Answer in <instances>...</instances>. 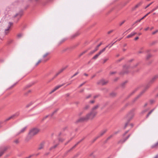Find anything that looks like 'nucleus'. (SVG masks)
<instances>
[{
    "instance_id": "f257e3e1",
    "label": "nucleus",
    "mask_w": 158,
    "mask_h": 158,
    "mask_svg": "<svg viewBox=\"0 0 158 158\" xmlns=\"http://www.w3.org/2000/svg\"><path fill=\"white\" fill-rule=\"evenodd\" d=\"M100 106L99 104H97L93 106L91 109L90 111L84 117L80 118L77 121V122H81L87 121L89 119H93L97 115L98 113L97 110Z\"/></svg>"
},
{
    "instance_id": "f03ea898",
    "label": "nucleus",
    "mask_w": 158,
    "mask_h": 158,
    "mask_svg": "<svg viewBox=\"0 0 158 158\" xmlns=\"http://www.w3.org/2000/svg\"><path fill=\"white\" fill-rule=\"evenodd\" d=\"M135 110V108H133L128 112L126 118L128 122H130L134 117Z\"/></svg>"
},
{
    "instance_id": "7ed1b4c3",
    "label": "nucleus",
    "mask_w": 158,
    "mask_h": 158,
    "mask_svg": "<svg viewBox=\"0 0 158 158\" xmlns=\"http://www.w3.org/2000/svg\"><path fill=\"white\" fill-rule=\"evenodd\" d=\"M39 131V129L37 128H33L29 132L28 137L31 139L32 137L37 134Z\"/></svg>"
},
{
    "instance_id": "20e7f679",
    "label": "nucleus",
    "mask_w": 158,
    "mask_h": 158,
    "mask_svg": "<svg viewBox=\"0 0 158 158\" xmlns=\"http://www.w3.org/2000/svg\"><path fill=\"white\" fill-rule=\"evenodd\" d=\"M130 67L129 65H125L123 67V70L122 72L120 73V74L123 75L129 72L128 69H130Z\"/></svg>"
},
{
    "instance_id": "39448f33",
    "label": "nucleus",
    "mask_w": 158,
    "mask_h": 158,
    "mask_svg": "<svg viewBox=\"0 0 158 158\" xmlns=\"http://www.w3.org/2000/svg\"><path fill=\"white\" fill-rule=\"evenodd\" d=\"M67 66H66L65 67H64L61 69H60L56 74L49 81H50L52 80H53L54 78H55L57 76H58L60 73H62V72L63 71L67 68Z\"/></svg>"
},
{
    "instance_id": "423d86ee",
    "label": "nucleus",
    "mask_w": 158,
    "mask_h": 158,
    "mask_svg": "<svg viewBox=\"0 0 158 158\" xmlns=\"http://www.w3.org/2000/svg\"><path fill=\"white\" fill-rule=\"evenodd\" d=\"M67 66H66L65 67H64L61 69H60L56 74L49 81H50L52 80H53L54 78H55L57 76H58L60 73H62V72L63 71L67 68Z\"/></svg>"
},
{
    "instance_id": "0eeeda50",
    "label": "nucleus",
    "mask_w": 158,
    "mask_h": 158,
    "mask_svg": "<svg viewBox=\"0 0 158 158\" xmlns=\"http://www.w3.org/2000/svg\"><path fill=\"white\" fill-rule=\"evenodd\" d=\"M7 149V148L6 147H3L0 148V157L2 155Z\"/></svg>"
},
{
    "instance_id": "6e6552de",
    "label": "nucleus",
    "mask_w": 158,
    "mask_h": 158,
    "mask_svg": "<svg viewBox=\"0 0 158 158\" xmlns=\"http://www.w3.org/2000/svg\"><path fill=\"white\" fill-rule=\"evenodd\" d=\"M107 81H105L104 79H102L98 81L97 82V84L98 85H104L107 84Z\"/></svg>"
},
{
    "instance_id": "1a4fd4ad",
    "label": "nucleus",
    "mask_w": 158,
    "mask_h": 158,
    "mask_svg": "<svg viewBox=\"0 0 158 158\" xmlns=\"http://www.w3.org/2000/svg\"><path fill=\"white\" fill-rule=\"evenodd\" d=\"M19 112H17V113H16L15 114H13L12 116L6 119L5 120V121H8L11 119L13 118H15V117L18 116L19 115Z\"/></svg>"
},
{
    "instance_id": "9d476101",
    "label": "nucleus",
    "mask_w": 158,
    "mask_h": 158,
    "mask_svg": "<svg viewBox=\"0 0 158 158\" xmlns=\"http://www.w3.org/2000/svg\"><path fill=\"white\" fill-rule=\"evenodd\" d=\"M158 78V75H155L149 81L150 83H152Z\"/></svg>"
},
{
    "instance_id": "9b49d317",
    "label": "nucleus",
    "mask_w": 158,
    "mask_h": 158,
    "mask_svg": "<svg viewBox=\"0 0 158 158\" xmlns=\"http://www.w3.org/2000/svg\"><path fill=\"white\" fill-rule=\"evenodd\" d=\"M13 25V23L11 22H9V25L8 26L7 29H5V33L6 35L8 33V31L10 27V26Z\"/></svg>"
},
{
    "instance_id": "f8f14e48",
    "label": "nucleus",
    "mask_w": 158,
    "mask_h": 158,
    "mask_svg": "<svg viewBox=\"0 0 158 158\" xmlns=\"http://www.w3.org/2000/svg\"><path fill=\"white\" fill-rule=\"evenodd\" d=\"M102 43H101L99 44L96 47V48H95V49L93 51H91L89 54V55H91L94 53V52H95L96 51L98 50V48L102 45Z\"/></svg>"
},
{
    "instance_id": "ddd939ff",
    "label": "nucleus",
    "mask_w": 158,
    "mask_h": 158,
    "mask_svg": "<svg viewBox=\"0 0 158 158\" xmlns=\"http://www.w3.org/2000/svg\"><path fill=\"white\" fill-rule=\"evenodd\" d=\"M49 54V52H47L45 53L43 56V58H44L43 61L45 62L47 60H48L49 59L48 58H46V57Z\"/></svg>"
},
{
    "instance_id": "4468645a",
    "label": "nucleus",
    "mask_w": 158,
    "mask_h": 158,
    "mask_svg": "<svg viewBox=\"0 0 158 158\" xmlns=\"http://www.w3.org/2000/svg\"><path fill=\"white\" fill-rule=\"evenodd\" d=\"M143 92H141L136 97H135L132 101V102L133 103L134 102L136 101L137 100V99H138L143 94Z\"/></svg>"
},
{
    "instance_id": "2eb2a0df",
    "label": "nucleus",
    "mask_w": 158,
    "mask_h": 158,
    "mask_svg": "<svg viewBox=\"0 0 158 158\" xmlns=\"http://www.w3.org/2000/svg\"><path fill=\"white\" fill-rule=\"evenodd\" d=\"M44 144L45 142L44 141H43L42 142H41L39 145V147L38 148V149L41 150L43 149L44 148Z\"/></svg>"
},
{
    "instance_id": "dca6fc26",
    "label": "nucleus",
    "mask_w": 158,
    "mask_h": 158,
    "mask_svg": "<svg viewBox=\"0 0 158 158\" xmlns=\"http://www.w3.org/2000/svg\"><path fill=\"white\" fill-rule=\"evenodd\" d=\"M23 15V11L21 10L19 12V13H17L15 15H14V17L15 18L18 16L20 17Z\"/></svg>"
},
{
    "instance_id": "f3484780",
    "label": "nucleus",
    "mask_w": 158,
    "mask_h": 158,
    "mask_svg": "<svg viewBox=\"0 0 158 158\" xmlns=\"http://www.w3.org/2000/svg\"><path fill=\"white\" fill-rule=\"evenodd\" d=\"M151 84H152V83H150L149 82V83H148V84L145 86L144 89L142 92L144 91V92H143V93H144L146 91V90L150 87V86Z\"/></svg>"
},
{
    "instance_id": "a211bd4d",
    "label": "nucleus",
    "mask_w": 158,
    "mask_h": 158,
    "mask_svg": "<svg viewBox=\"0 0 158 158\" xmlns=\"http://www.w3.org/2000/svg\"><path fill=\"white\" fill-rule=\"evenodd\" d=\"M130 135H129L125 139H124L123 140H120L118 142L119 143H123L126 140H127L128 138L130 137Z\"/></svg>"
},
{
    "instance_id": "6ab92c4d",
    "label": "nucleus",
    "mask_w": 158,
    "mask_h": 158,
    "mask_svg": "<svg viewBox=\"0 0 158 158\" xmlns=\"http://www.w3.org/2000/svg\"><path fill=\"white\" fill-rule=\"evenodd\" d=\"M84 139H82L80 141L78 142L76 144H75L72 148H71L70 150H69L68 152H69L71 150H72L77 145H78L80 143L81 141H82Z\"/></svg>"
},
{
    "instance_id": "aec40b11",
    "label": "nucleus",
    "mask_w": 158,
    "mask_h": 158,
    "mask_svg": "<svg viewBox=\"0 0 158 158\" xmlns=\"http://www.w3.org/2000/svg\"><path fill=\"white\" fill-rule=\"evenodd\" d=\"M107 131V130L106 129H104L102 131H101L100 133V135L98 136H99V137L101 136H102L105 133L106 131Z\"/></svg>"
},
{
    "instance_id": "412c9836",
    "label": "nucleus",
    "mask_w": 158,
    "mask_h": 158,
    "mask_svg": "<svg viewBox=\"0 0 158 158\" xmlns=\"http://www.w3.org/2000/svg\"><path fill=\"white\" fill-rule=\"evenodd\" d=\"M136 34H137V33L136 32H132L129 35H128L127 36V38H130L132 37V36L134 35H135Z\"/></svg>"
},
{
    "instance_id": "4be33fe9",
    "label": "nucleus",
    "mask_w": 158,
    "mask_h": 158,
    "mask_svg": "<svg viewBox=\"0 0 158 158\" xmlns=\"http://www.w3.org/2000/svg\"><path fill=\"white\" fill-rule=\"evenodd\" d=\"M64 83L62 84V85H58L57 86H56V87H55L54 88V89L56 90L58 89H59L61 87H62V86H63V85H64Z\"/></svg>"
},
{
    "instance_id": "5701e85b",
    "label": "nucleus",
    "mask_w": 158,
    "mask_h": 158,
    "mask_svg": "<svg viewBox=\"0 0 158 158\" xmlns=\"http://www.w3.org/2000/svg\"><path fill=\"white\" fill-rule=\"evenodd\" d=\"M107 47H108V46H106L105 48H104L102 50H101L98 53L100 55L102 52H104L105 51L106 48Z\"/></svg>"
},
{
    "instance_id": "b1692460",
    "label": "nucleus",
    "mask_w": 158,
    "mask_h": 158,
    "mask_svg": "<svg viewBox=\"0 0 158 158\" xmlns=\"http://www.w3.org/2000/svg\"><path fill=\"white\" fill-rule=\"evenodd\" d=\"M107 47H108V46H106L105 48H104L102 50H101L98 53L100 55L102 52H104L105 51L106 48Z\"/></svg>"
},
{
    "instance_id": "393cba45",
    "label": "nucleus",
    "mask_w": 158,
    "mask_h": 158,
    "mask_svg": "<svg viewBox=\"0 0 158 158\" xmlns=\"http://www.w3.org/2000/svg\"><path fill=\"white\" fill-rule=\"evenodd\" d=\"M152 55L150 54H148L146 56V60H148L151 57Z\"/></svg>"
},
{
    "instance_id": "a878e982",
    "label": "nucleus",
    "mask_w": 158,
    "mask_h": 158,
    "mask_svg": "<svg viewBox=\"0 0 158 158\" xmlns=\"http://www.w3.org/2000/svg\"><path fill=\"white\" fill-rule=\"evenodd\" d=\"M127 81H125L124 82H123V83H122L121 85V86H122V87L123 88H124L126 84L127 83Z\"/></svg>"
},
{
    "instance_id": "bb28decb",
    "label": "nucleus",
    "mask_w": 158,
    "mask_h": 158,
    "mask_svg": "<svg viewBox=\"0 0 158 158\" xmlns=\"http://www.w3.org/2000/svg\"><path fill=\"white\" fill-rule=\"evenodd\" d=\"M137 90V89H135L132 93H131L127 97V98H129L131 95L133 94Z\"/></svg>"
},
{
    "instance_id": "cd10ccee",
    "label": "nucleus",
    "mask_w": 158,
    "mask_h": 158,
    "mask_svg": "<svg viewBox=\"0 0 158 158\" xmlns=\"http://www.w3.org/2000/svg\"><path fill=\"white\" fill-rule=\"evenodd\" d=\"M155 110V108L153 109L152 110H151L148 114L146 116V118H147L148 117L149 115L152 113V112L154 110Z\"/></svg>"
},
{
    "instance_id": "c85d7f7f",
    "label": "nucleus",
    "mask_w": 158,
    "mask_h": 158,
    "mask_svg": "<svg viewBox=\"0 0 158 158\" xmlns=\"http://www.w3.org/2000/svg\"><path fill=\"white\" fill-rule=\"evenodd\" d=\"M99 55H100L98 53L97 54H96L92 58V59H94V60H95L98 58V57Z\"/></svg>"
},
{
    "instance_id": "c756f323",
    "label": "nucleus",
    "mask_w": 158,
    "mask_h": 158,
    "mask_svg": "<svg viewBox=\"0 0 158 158\" xmlns=\"http://www.w3.org/2000/svg\"><path fill=\"white\" fill-rule=\"evenodd\" d=\"M58 109H56L52 112V113L51 114H50V116L52 117L54 114L56 113V112L58 111Z\"/></svg>"
},
{
    "instance_id": "7c9ffc66",
    "label": "nucleus",
    "mask_w": 158,
    "mask_h": 158,
    "mask_svg": "<svg viewBox=\"0 0 158 158\" xmlns=\"http://www.w3.org/2000/svg\"><path fill=\"white\" fill-rule=\"evenodd\" d=\"M26 127H24L21 130V131H20V132L18 134L21 133H23V132L25 131V130H26Z\"/></svg>"
},
{
    "instance_id": "2f4dec72",
    "label": "nucleus",
    "mask_w": 158,
    "mask_h": 158,
    "mask_svg": "<svg viewBox=\"0 0 158 158\" xmlns=\"http://www.w3.org/2000/svg\"><path fill=\"white\" fill-rule=\"evenodd\" d=\"M116 93L114 92H112L110 94V96L112 97H114L116 95Z\"/></svg>"
},
{
    "instance_id": "473e14b6",
    "label": "nucleus",
    "mask_w": 158,
    "mask_h": 158,
    "mask_svg": "<svg viewBox=\"0 0 158 158\" xmlns=\"http://www.w3.org/2000/svg\"><path fill=\"white\" fill-rule=\"evenodd\" d=\"M58 144H56L54 146L51 147L50 149H49V150L50 151H51L53 149H54L55 148H56L57 146V145H58Z\"/></svg>"
},
{
    "instance_id": "72a5a7b5",
    "label": "nucleus",
    "mask_w": 158,
    "mask_h": 158,
    "mask_svg": "<svg viewBox=\"0 0 158 158\" xmlns=\"http://www.w3.org/2000/svg\"><path fill=\"white\" fill-rule=\"evenodd\" d=\"M79 34V33L78 32H77L75 34L73 35L72 36V38H73L77 36Z\"/></svg>"
},
{
    "instance_id": "f704fd0d",
    "label": "nucleus",
    "mask_w": 158,
    "mask_h": 158,
    "mask_svg": "<svg viewBox=\"0 0 158 158\" xmlns=\"http://www.w3.org/2000/svg\"><path fill=\"white\" fill-rule=\"evenodd\" d=\"M90 107V106L89 105H87L85 106V107L83 109L84 110H86L89 108Z\"/></svg>"
},
{
    "instance_id": "c9c22d12",
    "label": "nucleus",
    "mask_w": 158,
    "mask_h": 158,
    "mask_svg": "<svg viewBox=\"0 0 158 158\" xmlns=\"http://www.w3.org/2000/svg\"><path fill=\"white\" fill-rule=\"evenodd\" d=\"M158 145V143L157 142L154 145H152V148H156Z\"/></svg>"
},
{
    "instance_id": "e433bc0d",
    "label": "nucleus",
    "mask_w": 158,
    "mask_h": 158,
    "mask_svg": "<svg viewBox=\"0 0 158 158\" xmlns=\"http://www.w3.org/2000/svg\"><path fill=\"white\" fill-rule=\"evenodd\" d=\"M116 42V41H115L114 42L112 43V42L111 43V44H109L108 46V47L109 46V48H110L111 46H112L113 44Z\"/></svg>"
},
{
    "instance_id": "4c0bfd02",
    "label": "nucleus",
    "mask_w": 158,
    "mask_h": 158,
    "mask_svg": "<svg viewBox=\"0 0 158 158\" xmlns=\"http://www.w3.org/2000/svg\"><path fill=\"white\" fill-rule=\"evenodd\" d=\"M114 136V135H110V136H109V137H108L106 140V141H105V142H106L107 141V140H108L110 139L112 137H113V136Z\"/></svg>"
},
{
    "instance_id": "58836bf2",
    "label": "nucleus",
    "mask_w": 158,
    "mask_h": 158,
    "mask_svg": "<svg viewBox=\"0 0 158 158\" xmlns=\"http://www.w3.org/2000/svg\"><path fill=\"white\" fill-rule=\"evenodd\" d=\"M87 52V50H85L81 53L80 55H79V57L81 56H82L84 54H85V53H86Z\"/></svg>"
},
{
    "instance_id": "ea45409f",
    "label": "nucleus",
    "mask_w": 158,
    "mask_h": 158,
    "mask_svg": "<svg viewBox=\"0 0 158 158\" xmlns=\"http://www.w3.org/2000/svg\"><path fill=\"white\" fill-rule=\"evenodd\" d=\"M141 4H142V2H139V3L137 5H136L135 6V8H138L139 6H140Z\"/></svg>"
},
{
    "instance_id": "a19ab883",
    "label": "nucleus",
    "mask_w": 158,
    "mask_h": 158,
    "mask_svg": "<svg viewBox=\"0 0 158 158\" xmlns=\"http://www.w3.org/2000/svg\"><path fill=\"white\" fill-rule=\"evenodd\" d=\"M109 59L108 58H106L103 59V62H102L103 64L105 63L107 60H108Z\"/></svg>"
},
{
    "instance_id": "79ce46f5",
    "label": "nucleus",
    "mask_w": 158,
    "mask_h": 158,
    "mask_svg": "<svg viewBox=\"0 0 158 158\" xmlns=\"http://www.w3.org/2000/svg\"><path fill=\"white\" fill-rule=\"evenodd\" d=\"M79 73V72H77L76 73H75L73 76L71 77V78H73V77H75Z\"/></svg>"
},
{
    "instance_id": "37998d69",
    "label": "nucleus",
    "mask_w": 158,
    "mask_h": 158,
    "mask_svg": "<svg viewBox=\"0 0 158 158\" xmlns=\"http://www.w3.org/2000/svg\"><path fill=\"white\" fill-rule=\"evenodd\" d=\"M127 122L125 124V126L124 127V129H125L126 128V127H127V126L129 122H128V120H127Z\"/></svg>"
},
{
    "instance_id": "c03bdc74",
    "label": "nucleus",
    "mask_w": 158,
    "mask_h": 158,
    "mask_svg": "<svg viewBox=\"0 0 158 158\" xmlns=\"http://www.w3.org/2000/svg\"><path fill=\"white\" fill-rule=\"evenodd\" d=\"M158 8V6H156L155 8L153 9L150 12H152L154 11L155 10H156V9H157Z\"/></svg>"
},
{
    "instance_id": "a18cd8bd",
    "label": "nucleus",
    "mask_w": 158,
    "mask_h": 158,
    "mask_svg": "<svg viewBox=\"0 0 158 158\" xmlns=\"http://www.w3.org/2000/svg\"><path fill=\"white\" fill-rule=\"evenodd\" d=\"M50 116V114L44 117L42 119V120H44L45 119H46L49 116Z\"/></svg>"
},
{
    "instance_id": "49530a36",
    "label": "nucleus",
    "mask_w": 158,
    "mask_h": 158,
    "mask_svg": "<svg viewBox=\"0 0 158 158\" xmlns=\"http://www.w3.org/2000/svg\"><path fill=\"white\" fill-rule=\"evenodd\" d=\"M23 34L22 33H19L18 35L17 36L18 38H19L22 36Z\"/></svg>"
},
{
    "instance_id": "de8ad7c7",
    "label": "nucleus",
    "mask_w": 158,
    "mask_h": 158,
    "mask_svg": "<svg viewBox=\"0 0 158 158\" xmlns=\"http://www.w3.org/2000/svg\"><path fill=\"white\" fill-rule=\"evenodd\" d=\"M91 95L90 94L89 95H88V96H86L85 98L86 99H88L89 98H90L91 97Z\"/></svg>"
},
{
    "instance_id": "09e8293b",
    "label": "nucleus",
    "mask_w": 158,
    "mask_h": 158,
    "mask_svg": "<svg viewBox=\"0 0 158 158\" xmlns=\"http://www.w3.org/2000/svg\"><path fill=\"white\" fill-rule=\"evenodd\" d=\"M99 137V136H97L93 140V142H94Z\"/></svg>"
},
{
    "instance_id": "8fccbe9b",
    "label": "nucleus",
    "mask_w": 158,
    "mask_h": 158,
    "mask_svg": "<svg viewBox=\"0 0 158 158\" xmlns=\"http://www.w3.org/2000/svg\"><path fill=\"white\" fill-rule=\"evenodd\" d=\"M32 104V102L30 103L29 104H27L26 106V107L27 108L29 106H31Z\"/></svg>"
},
{
    "instance_id": "3c124183",
    "label": "nucleus",
    "mask_w": 158,
    "mask_h": 158,
    "mask_svg": "<svg viewBox=\"0 0 158 158\" xmlns=\"http://www.w3.org/2000/svg\"><path fill=\"white\" fill-rule=\"evenodd\" d=\"M86 81L85 82H83V83H82V84H81L78 87V88H80V87H81L82 86H83V85H84V84L86 83Z\"/></svg>"
},
{
    "instance_id": "603ef678",
    "label": "nucleus",
    "mask_w": 158,
    "mask_h": 158,
    "mask_svg": "<svg viewBox=\"0 0 158 158\" xmlns=\"http://www.w3.org/2000/svg\"><path fill=\"white\" fill-rule=\"evenodd\" d=\"M120 130H118V131H115V132H114V134L113 135H116L117 134H118V133H119L120 132Z\"/></svg>"
},
{
    "instance_id": "864d4df0",
    "label": "nucleus",
    "mask_w": 158,
    "mask_h": 158,
    "mask_svg": "<svg viewBox=\"0 0 158 158\" xmlns=\"http://www.w3.org/2000/svg\"><path fill=\"white\" fill-rule=\"evenodd\" d=\"M64 140V139L62 138H59V141L61 142H62Z\"/></svg>"
},
{
    "instance_id": "5fc2aeb1",
    "label": "nucleus",
    "mask_w": 158,
    "mask_h": 158,
    "mask_svg": "<svg viewBox=\"0 0 158 158\" xmlns=\"http://www.w3.org/2000/svg\"><path fill=\"white\" fill-rule=\"evenodd\" d=\"M147 111V110H143V111H142L141 112V114H143L144 113H145L146 111Z\"/></svg>"
},
{
    "instance_id": "6e6d98bb",
    "label": "nucleus",
    "mask_w": 158,
    "mask_h": 158,
    "mask_svg": "<svg viewBox=\"0 0 158 158\" xmlns=\"http://www.w3.org/2000/svg\"><path fill=\"white\" fill-rule=\"evenodd\" d=\"M19 142L18 139H16L14 141V142L16 144L19 143Z\"/></svg>"
},
{
    "instance_id": "4d7b16f0",
    "label": "nucleus",
    "mask_w": 158,
    "mask_h": 158,
    "mask_svg": "<svg viewBox=\"0 0 158 158\" xmlns=\"http://www.w3.org/2000/svg\"><path fill=\"white\" fill-rule=\"evenodd\" d=\"M158 32V30H156L155 31L153 32L152 33V34L153 35H154L157 32Z\"/></svg>"
},
{
    "instance_id": "13d9d810",
    "label": "nucleus",
    "mask_w": 158,
    "mask_h": 158,
    "mask_svg": "<svg viewBox=\"0 0 158 158\" xmlns=\"http://www.w3.org/2000/svg\"><path fill=\"white\" fill-rule=\"evenodd\" d=\"M152 2H151V3H150V4H148L145 7V9H146L147 8V7H149L150 5H151L152 3Z\"/></svg>"
},
{
    "instance_id": "bf43d9fd",
    "label": "nucleus",
    "mask_w": 158,
    "mask_h": 158,
    "mask_svg": "<svg viewBox=\"0 0 158 158\" xmlns=\"http://www.w3.org/2000/svg\"><path fill=\"white\" fill-rule=\"evenodd\" d=\"M99 94H98V95H95L94 97V99H95L97 98H98V97H99Z\"/></svg>"
},
{
    "instance_id": "052dcab7",
    "label": "nucleus",
    "mask_w": 158,
    "mask_h": 158,
    "mask_svg": "<svg viewBox=\"0 0 158 158\" xmlns=\"http://www.w3.org/2000/svg\"><path fill=\"white\" fill-rule=\"evenodd\" d=\"M41 60H39L38 62L36 63V65H38L41 62Z\"/></svg>"
},
{
    "instance_id": "680f3d73",
    "label": "nucleus",
    "mask_w": 158,
    "mask_h": 158,
    "mask_svg": "<svg viewBox=\"0 0 158 158\" xmlns=\"http://www.w3.org/2000/svg\"><path fill=\"white\" fill-rule=\"evenodd\" d=\"M116 73V72H110V75H112V74H115Z\"/></svg>"
},
{
    "instance_id": "e2e57ef3",
    "label": "nucleus",
    "mask_w": 158,
    "mask_h": 158,
    "mask_svg": "<svg viewBox=\"0 0 158 158\" xmlns=\"http://www.w3.org/2000/svg\"><path fill=\"white\" fill-rule=\"evenodd\" d=\"M56 91V90L54 89L50 93V94H52V93H53V92H55V91Z\"/></svg>"
},
{
    "instance_id": "0e129e2a",
    "label": "nucleus",
    "mask_w": 158,
    "mask_h": 158,
    "mask_svg": "<svg viewBox=\"0 0 158 158\" xmlns=\"http://www.w3.org/2000/svg\"><path fill=\"white\" fill-rule=\"evenodd\" d=\"M56 91V90L54 89L50 93V94H52V93H53V92H55V91Z\"/></svg>"
},
{
    "instance_id": "69168bd1",
    "label": "nucleus",
    "mask_w": 158,
    "mask_h": 158,
    "mask_svg": "<svg viewBox=\"0 0 158 158\" xmlns=\"http://www.w3.org/2000/svg\"><path fill=\"white\" fill-rule=\"evenodd\" d=\"M125 21L124 20L122 22H121V23H120L119 25L120 26H121L125 22Z\"/></svg>"
},
{
    "instance_id": "338daca9",
    "label": "nucleus",
    "mask_w": 158,
    "mask_h": 158,
    "mask_svg": "<svg viewBox=\"0 0 158 158\" xmlns=\"http://www.w3.org/2000/svg\"><path fill=\"white\" fill-rule=\"evenodd\" d=\"M129 131H126L125 133L123 134V136H124Z\"/></svg>"
},
{
    "instance_id": "774afa93",
    "label": "nucleus",
    "mask_w": 158,
    "mask_h": 158,
    "mask_svg": "<svg viewBox=\"0 0 158 158\" xmlns=\"http://www.w3.org/2000/svg\"><path fill=\"white\" fill-rule=\"evenodd\" d=\"M33 156V155H31L29 156L28 157H27L25 158H31L32 156Z\"/></svg>"
}]
</instances>
